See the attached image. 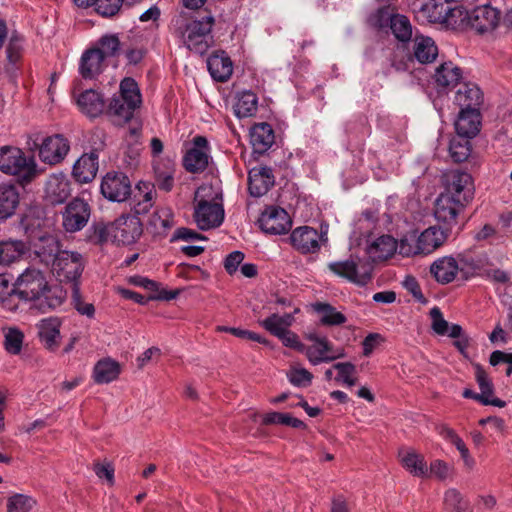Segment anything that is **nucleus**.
Segmentation results:
<instances>
[{"label":"nucleus","mask_w":512,"mask_h":512,"mask_svg":"<svg viewBox=\"0 0 512 512\" xmlns=\"http://www.w3.org/2000/svg\"><path fill=\"white\" fill-rule=\"evenodd\" d=\"M214 24L215 19L211 15L192 20L181 12L172 18L170 31L189 51L204 55L214 44L211 33Z\"/></svg>","instance_id":"obj_1"},{"label":"nucleus","mask_w":512,"mask_h":512,"mask_svg":"<svg viewBox=\"0 0 512 512\" xmlns=\"http://www.w3.org/2000/svg\"><path fill=\"white\" fill-rule=\"evenodd\" d=\"M444 191L450 198L459 200L464 205H468L474 198V181L468 172L462 170H451L444 174Z\"/></svg>","instance_id":"obj_8"},{"label":"nucleus","mask_w":512,"mask_h":512,"mask_svg":"<svg viewBox=\"0 0 512 512\" xmlns=\"http://www.w3.org/2000/svg\"><path fill=\"white\" fill-rule=\"evenodd\" d=\"M91 214L90 205L81 198L72 199L62 213L63 227L67 232H76L83 229Z\"/></svg>","instance_id":"obj_14"},{"label":"nucleus","mask_w":512,"mask_h":512,"mask_svg":"<svg viewBox=\"0 0 512 512\" xmlns=\"http://www.w3.org/2000/svg\"><path fill=\"white\" fill-rule=\"evenodd\" d=\"M96 150L90 153H84L74 164L72 174L79 183L91 182L97 174L99 163Z\"/></svg>","instance_id":"obj_25"},{"label":"nucleus","mask_w":512,"mask_h":512,"mask_svg":"<svg viewBox=\"0 0 512 512\" xmlns=\"http://www.w3.org/2000/svg\"><path fill=\"white\" fill-rule=\"evenodd\" d=\"M403 467L417 477H425L428 472L424 457L415 451H409L401 458Z\"/></svg>","instance_id":"obj_42"},{"label":"nucleus","mask_w":512,"mask_h":512,"mask_svg":"<svg viewBox=\"0 0 512 512\" xmlns=\"http://www.w3.org/2000/svg\"><path fill=\"white\" fill-rule=\"evenodd\" d=\"M287 378L296 387H308L312 383L313 374L306 368L291 366L287 372Z\"/></svg>","instance_id":"obj_56"},{"label":"nucleus","mask_w":512,"mask_h":512,"mask_svg":"<svg viewBox=\"0 0 512 512\" xmlns=\"http://www.w3.org/2000/svg\"><path fill=\"white\" fill-rule=\"evenodd\" d=\"M48 288L44 273L34 267L25 269L13 284V291L19 299L35 301L42 298Z\"/></svg>","instance_id":"obj_6"},{"label":"nucleus","mask_w":512,"mask_h":512,"mask_svg":"<svg viewBox=\"0 0 512 512\" xmlns=\"http://www.w3.org/2000/svg\"><path fill=\"white\" fill-rule=\"evenodd\" d=\"M143 233L141 220L136 215H121L108 224L98 223L94 226V235L98 242L109 240L117 244L135 243Z\"/></svg>","instance_id":"obj_2"},{"label":"nucleus","mask_w":512,"mask_h":512,"mask_svg":"<svg viewBox=\"0 0 512 512\" xmlns=\"http://www.w3.org/2000/svg\"><path fill=\"white\" fill-rule=\"evenodd\" d=\"M61 325L62 321L58 317L44 318L36 325L39 341L50 352H55L60 346Z\"/></svg>","instance_id":"obj_18"},{"label":"nucleus","mask_w":512,"mask_h":512,"mask_svg":"<svg viewBox=\"0 0 512 512\" xmlns=\"http://www.w3.org/2000/svg\"><path fill=\"white\" fill-rule=\"evenodd\" d=\"M460 22L464 27L483 34L494 30L500 21V11L489 4L471 10H459Z\"/></svg>","instance_id":"obj_7"},{"label":"nucleus","mask_w":512,"mask_h":512,"mask_svg":"<svg viewBox=\"0 0 512 512\" xmlns=\"http://www.w3.org/2000/svg\"><path fill=\"white\" fill-rule=\"evenodd\" d=\"M139 190V199L134 206L136 214L147 213L153 206L154 190L149 183H140L137 186Z\"/></svg>","instance_id":"obj_52"},{"label":"nucleus","mask_w":512,"mask_h":512,"mask_svg":"<svg viewBox=\"0 0 512 512\" xmlns=\"http://www.w3.org/2000/svg\"><path fill=\"white\" fill-rule=\"evenodd\" d=\"M37 505V500L27 494L16 493L7 499V512H31Z\"/></svg>","instance_id":"obj_46"},{"label":"nucleus","mask_w":512,"mask_h":512,"mask_svg":"<svg viewBox=\"0 0 512 512\" xmlns=\"http://www.w3.org/2000/svg\"><path fill=\"white\" fill-rule=\"evenodd\" d=\"M73 304L74 308L81 315L93 318L95 315V307L92 303H86L82 300L78 287H73Z\"/></svg>","instance_id":"obj_61"},{"label":"nucleus","mask_w":512,"mask_h":512,"mask_svg":"<svg viewBox=\"0 0 512 512\" xmlns=\"http://www.w3.org/2000/svg\"><path fill=\"white\" fill-rule=\"evenodd\" d=\"M100 191L111 202H124L131 195V181L122 172H108L102 178Z\"/></svg>","instance_id":"obj_12"},{"label":"nucleus","mask_w":512,"mask_h":512,"mask_svg":"<svg viewBox=\"0 0 512 512\" xmlns=\"http://www.w3.org/2000/svg\"><path fill=\"white\" fill-rule=\"evenodd\" d=\"M301 353H303L306 356L308 362L313 366H317L322 363L333 362V357H325L322 342L310 346H306L304 344V350H302Z\"/></svg>","instance_id":"obj_57"},{"label":"nucleus","mask_w":512,"mask_h":512,"mask_svg":"<svg viewBox=\"0 0 512 512\" xmlns=\"http://www.w3.org/2000/svg\"><path fill=\"white\" fill-rule=\"evenodd\" d=\"M443 512H467L469 502L456 488H449L443 495Z\"/></svg>","instance_id":"obj_40"},{"label":"nucleus","mask_w":512,"mask_h":512,"mask_svg":"<svg viewBox=\"0 0 512 512\" xmlns=\"http://www.w3.org/2000/svg\"><path fill=\"white\" fill-rule=\"evenodd\" d=\"M26 251V245L21 240H7L0 242V264H9Z\"/></svg>","instance_id":"obj_41"},{"label":"nucleus","mask_w":512,"mask_h":512,"mask_svg":"<svg viewBox=\"0 0 512 512\" xmlns=\"http://www.w3.org/2000/svg\"><path fill=\"white\" fill-rule=\"evenodd\" d=\"M123 0H97V12L103 16L110 17L117 14L121 8Z\"/></svg>","instance_id":"obj_62"},{"label":"nucleus","mask_w":512,"mask_h":512,"mask_svg":"<svg viewBox=\"0 0 512 512\" xmlns=\"http://www.w3.org/2000/svg\"><path fill=\"white\" fill-rule=\"evenodd\" d=\"M453 103L459 110L480 109L484 103V93L476 83L463 81L455 88Z\"/></svg>","instance_id":"obj_16"},{"label":"nucleus","mask_w":512,"mask_h":512,"mask_svg":"<svg viewBox=\"0 0 512 512\" xmlns=\"http://www.w3.org/2000/svg\"><path fill=\"white\" fill-rule=\"evenodd\" d=\"M316 312L321 314V323L327 326L341 325L346 322V317L341 312L337 311L333 306L328 303H316L314 305Z\"/></svg>","instance_id":"obj_45"},{"label":"nucleus","mask_w":512,"mask_h":512,"mask_svg":"<svg viewBox=\"0 0 512 512\" xmlns=\"http://www.w3.org/2000/svg\"><path fill=\"white\" fill-rule=\"evenodd\" d=\"M98 50L102 57H115L121 50V43L116 34H105L97 42V47H93Z\"/></svg>","instance_id":"obj_49"},{"label":"nucleus","mask_w":512,"mask_h":512,"mask_svg":"<svg viewBox=\"0 0 512 512\" xmlns=\"http://www.w3.org/2000/svg\"><path fill=\"white\" fill-rule=\"evenodd\" d=\"M157 185L161 190L171 191L174 186L175 163L169 159L154 164Z\"/></svg>","instance_id":"obj_37"},{"label":"nucleus","mask_w":512,"mask_h":512,"mask_svg":"<svg viewBox=\"0 0 512 512\" xmlns=\"http://www.w3.org/2000/svg\"><path fill=\"white\" fill-rule=\"evenodd\" d=\"M431 328L437 335H448L451 325L443 318V314L439 307H433L430 312Z\"/></svg>","instance_id":"obj_58"},{"label":"nucleus","mask_w":512,"mask_h":512,"mask_svg":"<svg viewBox=\"0 0 512 512\" xmlns=\"http://www.w3.org/2000/svg\"><path fill=\"white\" fill-rule=\"evenodd\" d=\"M480 109L459 110L458 117L455 121V130L457 136L472 139L481 128Z\"/></svg>","instance_id":"obj_21"},{"label":"nucleus","mask_w":512,"mask_h":512,"mask_svg":"<svg viewBox=\"0 0 512 512\" xmlns=\"http://www.w3.org/2000/svg\"><path fill=\"white\" fill-rule=\"evenodd\" d=\"M475 377L481 391L479 394L484 395V399L488 401L485 405H493L499 408L505 407V401L499 398H492L493 383L486 371L480 365L475 366Z\"/></svg>","instance_id":"obj_38"},{"label":"nucleus","mask_w":512,"mask_h":512,"mask_svg":"<svg viewBox=\"0 0 512 512\" xmlns=\"http://www.w3.org/2000/svg\"><path fill=\"white\" fill-rule=\"evenodd\" d=\"M450 233L449 228L432 226L425 229L416 239L420 253H432L446 242Z\"/></svg>","instance_id":"obj_27"},{"label":"nucleus","mask_w":512,"mask_h":512,"mask_svg":"<svg viewBox=\"0 0 512 512\" xmlns=\"http://www.w3.org/2000/svg\"><path fill=\"white\" fill-rule=\"evenodd\" d=\"M62 251L60 242L53 235H43L32 244V253L41 263L51 265Z\"/></svg>","instance_id":"obj_23"},{"label":"nucleus","mask_w":512,"mask_h":512,"mask_svg":"<svg viewBox=\"0 0 512 512\" xmlns=\"http://www.w3.org/2000/svg\"><path fill=\"white\" fill-rule=\"evenodd\" d=\"M70 150L69 141L61 134L45 137L38 145L39 159L50 166L61 163Z\"/></svg>","instance_id":"obj_13"},{"label":"nucleus","mask_w":512,"mask_h":512,"mask_svg":"<svg viewBox=\"0 0 512 512\" xmlns=\"http://www.w3.org/2000/svg\"><path fill=\"white\" fill-rule=\"evenodd\" d=\"M299 308H295L293 313H285L279 315L273 313L266 319L259 321V325L267 332L275 337H279L285 330H287L294 322V313H298Z\"/></svg>","instance_id":"obj_35"},{"label":"nucleus","mask_w":512,"mask_h":512,"mask_svg":"<svg viewBox=\"0 0 512 512\" xmlns=\"http://www.w3.org/2000/svg\"><path fill=\"white\" fill-rule=\"evenodd\" d=\"M432 22H443L447 19L449 8L437 0H428L422 7Z\"/></svg>","instance_id":"obj_54"},{"label":"nucleus","mask_w":512,"mask_h":512,"mask_svg":"<svg viewBox=\"0 0 512 512\" xmlns=\"http://www.w3.org/2000/svg\"><path fill=\"white\" fill-rule=\"evenodd\" d=\"M119 374V363L110 358L98 361L93 370V378L97 384L110 383L117 379Z\"/></svg>","instance_id":"obj_36"},{"label":"nucleus","mask_w":512,"mask_h":512,"mask_svg":"<svg viewBox=\"0 0 512 512\" xmlns=\"http://www.w3.org/2000/svg\"><path fill=\"white\" fill-rule=\"evenodd\" d=\"M119 95H114L110 100L106 114L117 125L129 122L136 109L142 104V96L137 82L130 77L124 78L119 87Z\"/></svg>","instance_id":"obj_3"},{"label":"nucleus","mask_w":512,"mask_h":512,"mask_svg":"<svg viewBox=\"0 0 512 512\" xmlns=\"http://www.w3.org/2000/svg\"><path fill=\"white\" fill-rule=\"evenodd\" d=\"M390 66L397 72L408 71L413 62L414 58L410 55L404 46H397L389 56Z\"/></svg>","instance_id":"obj_48"},{"label":"nucleus","mask_w":512,"mask_h":512,"mask_svg":"<svg viewBox=\"0 0 512 512\" xmlns=\"http://www.w3.org/2000/svg\"><path fill=\"white\" fill-rule=\"evenodd\" d=\"M0 171L17 176L22 185L30 183L39 174L34 157H27L20 148L13 146L0 148Z\"/></svg>","instance_id":"obj_4"},{"label":"nucleus","mask_w":512,"mask_h":512,"mask_svg":"<svg viewBox=\"0 0 512 512\" xmlns=\"http://www.w3.org/2000/svg\"><path fill=\"white\" fill-rule=\"evenodd\" d=\"M292 246L299 252L315 253L320 249L319 235L316 229L308 226L294 229L290 235Z\"/></svg>","instance_id":"obj_22"},{"label":"nucleus","mask_w":512,"mask_h":512,"mask_svg":"<svg viewBox=\"0 0 512 512\" xmlns=\"http://www.w3.org/2000/svg\"><path fill=\"white\" fill-rule=\"evenodd\" d=\"M433 78L440 93H447L463 82L462 70L451 61L440 64L435 69Z\"/></svg>","instance_id":"obj_19"},{"label":"nucleus","mask_w":512,"mask_h":512,"mask_svg":"<svg viewBox=\"0 0 512 512\" xmlns=\"http://www.w3.org/2000/svg\"><path fill=\"white\" fill-rule=\"evenodd\" d=\"M20 202L19 189L12 183L0 184V220L12 217Z\"/></svg>","instance_id":"obj_30"},{"label":"nucleus","mask_w":512,"mask_h":512,"mask_svg":"<svg viewBox=\"0 0 512 512\" xmlns=\"http://www.w3.org/2000/svg\"><path fill=\"white\" fill-rule=\"evenodd\" d=\"M259 226L267 234L281 235L289 231L291 220L288 213L280 207H267L259 217Z\"/></svg>","instance_id":"obj_15"},{"label":"nucleus","mask_w":512,"mask_h":512,"mask_svg":"<svg viewBox=\"0 0 512 512\" xmlns=\"http://www.w3.org/2000/svg\"><path fill=\"white\" fill-rule=\"evenodd\" d=\"M192 146L183 157V166L187 172L202 173L211 159L210 146L206 137L197 135L192 139Z\"/></svg>","instance_id":"obj_11"},{"label":"nucleus","mask_w":512,"mask_h":512,"mask_svg":"<svg viewBox=\"0 0 512 512\" xmlns=\"http://www.w3.org/2000/svg\"><path fill=\"white\" fill-rule=\"evenodd\" d=\"M449 153L452 160L461 163L468 159L471 154V144L468 138L456 136L451 139Z\"/></svg>","instance_id":"obj_47"},{"label":"nucleus","mask_w":512,"mask_h":512,"mask_svg":"<svg viewBox=\"0 0 512 512\" xmlns=\"http://www.w3.org/2000/svg\"><path fill=\"white\" fill-rule=\"evenodd\" d=\"M24 334L17 328H9L5 333L4 347L12 355L20 354L22 350Z\"/></svg>","instance_id":"obj_55"},{"label":"nucleus","mask_w":512,"mask_h":512,"mask_svg":"<svg viewBox=\"0 0 512 512\" xmlns=\"http://www.w3.org/2000/svg\"><path fill=\"white\" fill-rule=\"evenodd\" d=\"M449 337L456 339L454 346L460 351L464 352L468 345V337L463 333V329L459 324H452L449 331Z\"/></svg>","instance_id":"obj_63"},{"label":"nucleus","mask_w":512,"mask_h":512,"mask_svg":"<svg viewBox=\"0 0 512 512\" xmlns=\"http://www.w3.org/2000/svg\"><path fill=\"white\" fill-rule=\"evenodd\" d=\"M263 424H281L285 426H290L296 429H305L306 424L289 413H280V412H270L263 416L262 419Z\"/></svg>","instance_id":"obj_50"},{"label":"nucleus","mask_w":512,"mask_h":512,"mask_svg":"<svg viewBox=\"0 0 512 512\" xmlns=\"http://www.w3.org/2000/svg\"><path fill=\"white\" fill-rule=\"evenodd\" d=\"M203 189L197 190L195 200L197 204L194 209V220L201 230H208L219 227L224 220V208L221 204L199 199L200 193Z\"/></svg>","instance_id":"obj_10"},{"label":"nucleus","mask_w":512,"mask_h":512,"mask_svg":"<svg viewBox=\"0 0 512 512\" xmlns=\"http://www.w3.org/2000/svg\"><path fill=\"white\" fill-rule=\"evenodd\" d=\"M333 369L338 371L335 380L348 387L357 383L356 366L351 362H338L333 365Z\"/></svg>","instance_id":"obj_53"},{"label":"nucleus","mask_w":512,"mask_h":512,"mask_svg":"<svg viewBox=\"0 0 512 512\" xmlns=\"http://www.w3.org/2000/svg\"><path fill=\"white\" fill-rule=\"evenodd\" d=\"M77 105L81 112L90 118L98 117L106 111L102 96L93 89L82 92L77 97Z\"/></svg>","instance_id":"obj_32"},{"label":"nucleus","mask_w":512,"mask_h":512,"mask_svg":"<svg viewBox=\"0 0 512 512\" xmlns=\"http://www.w3.org/2000/svg\"><path fill=\"white\" fill-rule=\"evenodd\" d=\"M327 267L334 275L359 286L366 285L372 279V264L359 257L350 256L345 260L330 262Z\"/></svg>","instance_id":"obj_5"},{"label":"nucleus","mask_w":512,"mask_h":512,"mask_svg":"<svg viewBox=\"0 0 512 512\" xmlns=\"http://www.w3.org/2000/svg\"><path fill=\"white\" fill-rule=\"evenodd\" d=\"M207 67L211 76L220 82L227 81L233 72L232 61L224 51L212 54L207 60Z\"/></svg>","instance_id":"obj_31"},{"label":"nucleus","mask_w":512,"mask_h":512,"mask_svg":"<svg viewBox=\"0 0 512 512\" xmlns=\"http://www.w3.org/2000/svg\"><path fill=\"white\" fill-rule=\"evenodd\" d=\"M104 58L101 53L90 48L83 52L79 62V73L84 79H96L104 70Z\"/></svg>","instance_id":"obj_28"},{"label":"nucleus","mask_w":512,"mask_h":512,"mask_svg":"<svg viewBox=\"0 0 512 512\" xmlns=\"http://www.w3.org/2000/svg\"><path fill=\"white\" fill-rule=\"evenodd\" d=\"M390 30L394 37L400 42H408L412 37V25L407 16L394 14Z\"/></svg>","instance_id":"obj_43"},{"label":"nucleus","mask_w":512,"mask_h":512,"mask_svg":"<svg viewBox=\"0 0 512 512\" xmlns=\"http://www.w3.org/2000/svg\"><path fill=\"white\" fill-rule=\"evenodd\" d=\"M174 224V216L170 208H160L156 210L150 218V225L153 226L155 231L159 234H165Z\"/></svg>","instance_id":"obj_44"},{"label":"nucleus","mask_w":512,"mask_h":512,"mask_svg":"<svg viewBox=\"0 0 512 512\" xmlns=\"http://www.w3.org/2000/svg\"><path fill=\"white\" fill-rule=\"evenodd\" d=\"M52 273L60 282L76 283L80 278L84 261L80 253L63 250L51 264Z\"/></svg>","instance_id":"obj_9"},{"label":"nucleus","mask_w":512,"mask_h":512,"mask_svg":"<svg viewBox=\"0 0 512 512\" xmlns=\"http://www.w3.org/2000/svg\"><path fill=\"white\" fill-rule=\"evenodd\" d=\"M459 271V264L453 256L437 258L430 266L431 275L442 285L453 282Z\"/></svg>","instance_id":"obj_26"},{"label":"nucleus","mask_w":512,"mask_h":512,"mask_svg":"<svg viewBox=\"0 0 512 512\" xmlns=\"http://www.w3.org/2000/svg\"><path fill=\"white\" fill-rule=\"evenodd\" d=\"M258 109V97L252 91H243L237 97L234 113L238 118H247L255 115Z\"/></svg>","instance_id":"obj_39"},{"label":"nucleus","mask_w":512,"mask_h":512,"mask_svg":"<svg viewBox=\"0 0 512 512\" xmlns=\"http://www.w3.org/2000/svg\"><path fill=\"white\" fill-rule=\"evenodd\" d=\"M71 195V183L63 173L52 174L45 184V200L51 205L63 204Z\"/></svg>","instance_id":"obj_20"},{"label":"nucleus","mask_w":512,"mask_h":512,"mask_svg":"<svg viewBox=\"0 0 512 512\" xmlns=\"http://www.w3.org/2000/svg\"><path fill=\"white\" fill-rule=\"evenodd\" d=\"M66 299V292L59 286L47 288L40 299V307L48 309H56L60 307Z\"/></svg>","instance_id":"obj_51"},{"label":"nucleus","mask_w":512,"mask_h":512,"mask_svg":"<svg viewBox=\"0 0 512 512\" xmlns=\"http://www.w3.org/2000/svg\"><path fill=\"white\" fill-rule=\"evenodd\" d=\"M397 251V241L389 235H382L372 241L367 247V253L372 261H383Z\"/></svg>","instance_id":"obj_33"},{"label":"nucleus","mask_w":512,"mask_h":512,"mask_svg":"<svg viewBox=\"0 0 512 512\" xmlns=\"http://www.w3.org/2000/svg\"><path fill=\"white\" fill-rule=\"evenodd\" d=\"M416 239L414 235L404 236L400 242L397 243L399 254L405 257L421 254Z\"/></svg>","instance_id":"obj_60"},{"label":"nucleus","mask_w":512,"mask_h":512,"mask_svg":"<svg viewBox=\"0 0 512 512\" xmlns=\"http://www.w3.org/2000/svg\"><path fill=\"white\" fill-rule=\"evenodd\" d=\"M218 329L220 331L231 333L232 335L239 337V338L248 339V340L255 341V342H258V343H261L264 345L269 344V341L266 338H264L263 336H261L258 333H255V332H252L249 330H244V329L235 328V327H226V326L219 327Z\"/></svg>","instance_id":"obj_59"},{"label":"nucleus","mask_w":512,"mask_h":512,"mask_svg":"<svg viewBox=\"0 0 512 512\" xmlns=\"http://www.w3.org/2000/svg\"><path fill=\"white\" fill-rule=\"evenodd\" d=\"M438 55V48L432 38L416 35L413 42V58L422 64L433 62Z\"/></svg>","instance_id":"obj_34"},{"label":"nucleus","mask_w":512,"mask_h":512,"mask_svg":"<svg viewBox=\"0 0 512 512\" xmlns=\"http://www.w3.org/2000/svg\"><path fill=\"white\" fill-rule=\"evenodd\" d=\"M394 14H391L388 7L379 8L371 17L372 23L375 27L383 29L390 27Z\"/></svg>","instance_id":"obj_64"},{"label":"nucleus","mask_w":512,"mask_h":512,"mask_svg":"<svg viewBox=\"0 0 512 512\" xmlns=\"http://www.w3.org/2000/svg\"><path fill=\"white\" fill-rule=\"evenodd\" d=\"M274 185V175L269 167H255L248 175V190L251 196L261 197Z\"/></svg>","instance_id":"obj_24"},{"label":"nucleus","mask_w":512,"mask_h":512,"mask_svg":"<svg viewBox=\"0 0 512 512\" xmlns=\"http://www.w3.org/2000/svg\"><path fill=\"white\" fill-rule=\"evenodd\" d=\"M467 206L441 193L435 202L434 215L438 222L445 224L451 230L457 224V217Z\"/></svg>","instance_id":"obj_17"},{"label":"nucleus","mask_w":512,"mask_h":512,"mask_svg":"<svg viewBox=\"0 0 512 512\" xmlns=\"http://www.w3.org/2000/svg\"><path fill=\"white\" fill-rule=\"evenodd\" d=\"M274 141V130L270 124L263 122L252 126L250 130V142L255 153H265L271 148Z\"/></svg>","instance_id":"obj_29"}]
</instances>
